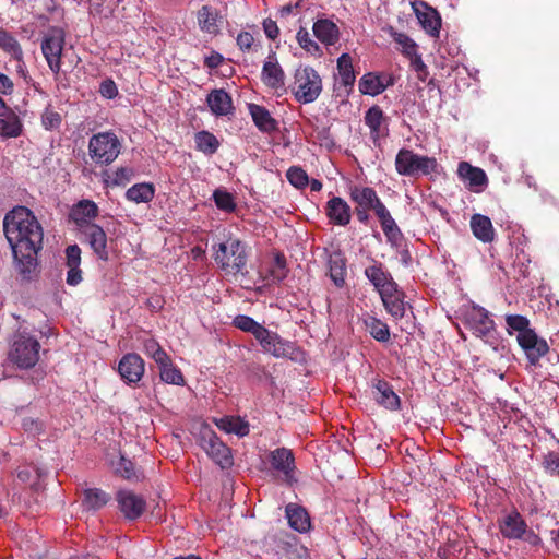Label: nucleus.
Returning <instances> with one entry per match:
<instances>
[{
	"instance_id": "47",
	"label": "nucleus",
	"mask_w": 559,
	"mask_h": 559,
	"mask_svg": "<svg viewBox=\"0 0 559 559\" xmlns=\"http://www.w3.org/2000/svg\"><path fill=\"white\" fill-rule=\"evenodd\" d=\"M143 350L144 353L151 357L156 365L162 364L163 360L166 361L169 356L159 345V343L155 338H146L143 342Z\"/></svg>"
},
{
	"instance_id": "50",
	"label": "nucleus",
	"mask_w": 559,
	"mask_h": 559,
	"mask_svg": "<svg viewBox=\"0 0 559 559\" xmlns=\"http://www.w3.org/2000/svg\"><path fill=\"white\" fill-rule=\"evenodd\" d=\"M286 177L289 183L298 189H304L309 183V177L307 173L300 167H290L287 170Z\"/></svg>"
},
{
	"instance_id": "64",
	"label": "nucleus",
	"mask_w": 559,
	"mask_h": 559,
	"mask_svg": "<svg viewBox=\"0 0 559 559\" xmlns=\"http://www.w3.org/2000/svg\"><path fill=\"white\" fill-rule=\"evenodd\" d=\"M371 210H368V209H361V207H356L355 206V214L357 216V219L361 223V224H368L369 219H370V212Z\"/></svg>"
},
{
	"instance_id": "57",
	"label": "nucleus",
	"mask_w": 559,
	"mask_h": 559,
	"mask_svg": "<svg viewBox=\"0 0 559 559\" xmlns=\"http://www.w3.org/2000/svg\"><path fill=\"white\" fill-rule=\"evenodd\" d=\"M540 337L535 333L534 330L525 332V334H518L516 340L521 348L526 353L527 350H532V346L535 345V341H538Z\"/></svg>"
},
{
	"instance_id": "55",
	"label": "nucleus",
	"mask_w": 559,
	"mask_h": 559,
	"mask_svg": "<svg viewBox=\"0 0 559 559\" xmlns=\"http://www.w3.org/2000/svg\"><path fill=\"white\" fill-rule=\"evenodd\" d=\"M237 46L243 52L257 50L259 44H255L253 35L249 32H240L236 38Z\"/></svg>"
},
{
	"instance_id": "41",
	"label": "nucleus",
	"mask_w": 559,
	"mask_h": 559,
	"mask_svg": "<svg viewBox=\"0 0 559 559\" xmlns=\"http://www.w3.org/2000/svg\"><path fill=\"white\" fill-rule=\"evenodd\" d=\"M385 32L400 46V51L407 58L418 53L417 44L406 34L397 32L394 27L389 26Z\"/></svg>"
},
{
	"instance_id": "48",
	"label": "nucleus",
	"mask_w": 559,
	"mask_h": 559,
	"mask_svg": "<svg viewBox=\"0 0 559 559\" xmlns=\"http://www.w3.org/2000/svg\"><path fill=\"white\" fill-rule=\"evenodd\" d=\"M233 323L237 329L247 333H251L254 336V338L263 329V325H261L251 317L245 314L236 316Z\"/></svg>"
},
{
	"instance_id": "59",
	"label": "nucleus",
	"mask_w": 559,
	"mask_h": 559,
	"mask_svg": "<svg viewBox=\"0 0 559 559\" xmlns=\"http://www.w3.org/2000/svg\"><path fill=\"white\" fill-rule=\"evenodd\" d=\"M99 93L103 97L112 99L118 95V87L112 80L107 79L100 83Z\"/></svg>"
},
{
	"instance_id": "49",
	"label": "nucleus",
	"mask_w": 559,
	"mask_h": 559,
	"mask_svg": "<svg viewBox=\"0 0 559 559\" xmlns=\"http://www.w3.org/2000/svg\"><path fill=\"white\" fill-rule=\"evenodd\" d=\"M506 323L508 325V332L511 334L512 331H516L518 334H525L527 331H532L530 328V321L526 317L520 314H509L506 317Z\"/></svg>"
},
{
	"instance_id": "38",
	"label": "nucleus",
	"mask_w": 559,
	"mask_h": 559,
	"mask_svg": "<svg viewBox=\"0 0 559 559\" xmlns=\"http://www.w3.org/2000/svg\"><path fill=\"white\" fill-rule=\"evenodd\" d=\"M154 197L155 187L148 182L135 183L126 192V198L134 203H148Z\"/></svg>"
},
{
	"instance_id": "33",
	"label": "nucleus",
	"mask_w": 559,
	"mask_h": 559,
	"mask_svg": "<svg viewBox=\"0 0 559 559\" xmlns=\"http://www.w3.org/2000/svg\"><path fill=\"white\" fill-rule=\"evenodd\" d=\"M346 273V259L342 253L333 252L329 258V276L336 287L345 286Z\"/></svg>"
},
{
	"instance_id": "2",
	"label": "nucleus",
	"mask_w": 559,
	"mask_h": 559,
	"mask_svg": "<svg viewBox=\"0 0 559 559\" xmlns=\"http://www.w3.org/2000/svg\"><path fill=\"white\" fill-rule=\"evenodd\" d=\"M348 194L356 207L373 211L380 222L388 242L396 245V242L401 240L402 233L399 226L373 188L353 185L348 189Z\"/></svg>"
},
{
	"instance_id": "11",
	"label": "nucleus",
	"mask_w": 559,
	"mask_h": 559,
	"mask_svg": "<svg viewBox=\"0 0 559 559\" xmlns=\"http://www.w3.org/2000/svg\"><path fill=\"white\" fill-rule=\"evenodd\" d=\"M202 448L222 468H228L233 465L230 449L218 439L214 431L206 430L203 432Z\"/></svg>"
},
{
	"instance_id": "27",
	"label": "nucleus",
	"mask_w": 559,
	"mask_h": 559,
	"mask_svg": "<svg viewBox=\"0 0 559 559\" xmlns=\"http://www.w3.org/2000/svg\"><path fill=\"white\" fill-rule=\"evenodd\" d=\"M385 310L395 319H401L405 313L404 294L397 285L380 293Z\"/></svg>"
},
{
	"instance_id": "63",
	"label": "nucleus",
	"mask_w": 559,
	"mask_h": 559,
	"mask_svg": "<svg viewBox=\"0 0 559 559\" xmlns=\"http://www.w3.org/2000/svg\"><path fill=\"white\" fill-rule=\"evenodd\" d=\"M521 539H524L532 546H537L542 543L540 537L537 534H535L532 530H528V527L525 530V535Z\"/></svg>"
},
{
	"instance_id": "44",
	"label": "nucleus",
	"mask_w": 559,
	"mask_h": 559,
	"mask_svg": "<svg viewBox=\"0 0 559 559\" xmlns=\"http://www.w3.org/2000/svg\"><path fill=\"white\" fill-rule=\"evenodd\" d=\"M0 48L16 61H21L23 58L21 45L13 35L4 29L0 33Z\"/></svg>"
},
{
	"instance_id": "25",
	"label": "nucleus",
	"mask_w": 559,
	"mask_h": 559,
	"mask_svg": "<svg viewBox=\"0 0 559 559\" xmlns=\"http://www.w3.org/2000/svg\"><path fill=\"white\" fill-rule=\"evenodd\" d=\"M365 275L379 294L397 285L383 264L377 261L365 269Z\"/></svg>"
},
{
	"instance_id": "22",
	"label": "nucleus",
	"mask_w": 559,
	"mask_h": 559,
	"mask_svg": "<svg viewBox=\"0 0 559 559\" xmlns=\"http://www.w3.org/2000/svg\"><path fill=\"white\" fill-rule=\"evenodd\" d=\"M81 253L78 245H70L64 250V264L68 267L66 282L69 286H78L83 281V272L80 267Z\"/></svg>"
},
{
	"instance_id": "26",
	"label": "nucleus",
	"mask_w": 559,
	"mask_h": 559,
	"mask_svg": "<svg viewBox=\"0 0 559 559\" xmlns=\"http://www.w3.org/2000/svg\"><path fill=\"white\" fill-rule=\"evenodd\" d=\"M413 5L421 27L431 37H438L441 27V17L439 13L424 3L420 4L421 8L416 7L415 3Z\"/></svg>"
},
{
	"instance_id": "20",
	"label": "nucleus",
	"mask_w": 559,
	"mask_h": 559,
	"mask_svg": "<svg viewBox=\"0 0 559 559\" xmlns=\"http://www.w3.org/2000/svg\"><path fill=\"white\" fill-rule=\"evenodd\" d=\"M255 340L260 343L263 352L274 357H285L288 354V343L285 342L276 332H272L263 326Z\"/></svg>"
},
{
	"instance_id": "12",
	"label": "nucleus",
	"mask_w": 559,
	"mask_h": 559,
	"mask_svg": "<svg viewBox=\"0 0 559 559\" xmlns=\"http://www.w3.org/2000/svg\"><path fill=\"white\" fill-rule=\"evenodd\" d=\"M269 461L271 467L287 484L296 481L295 478V456L292 450L287 448H277L270 452Z\"/></svg>"
},
{
	"instance_id": "31",
	"label": "nucleus",
	"mask_w": 559,
	"mask_h": 559,
	"mask_svg": "<svg viewBox=\"0 0 559 559\" xmlns=\"http://www.w3.org/2000/svg\"><path fill=\"white\" fill-rule=\"evenodd\" d=\"M312 31L314 36L326 46L335 45L340 39L337 25L329 19H319L316 21Z\"/></svg>"
},
{
	"instance_id": "17",
	"label": "nucleus",
	"mask_w": 559,
	"mask_h": 559,
	"mask_svg": "<svg viewBox=\"0 0 559 559\" xmlns=\"http://www.w3.org/2000/svg\"><path fill=\"white\" fill-rule=\"evenodd\" d=\"M498 527L504 538L521 539L525 535L527 524L520 512L512 510L499 519Z\"/></svg>"
},
{
	"instance_id": "1",
	"label": "nucleus",
	"mask_w": 559,
	"mask_h": 559,
	"mask_svg": "<svg viewBox=\"0 0 559 559\" xmlns=\"http://www.w3.org/2000/svg\"><path fill=\"white\" fill-rule=\"evenodd\" d=\"M3 231L21 273L33 272L44 239L43 226L35 214L26 206H14L3 218Z\"/></svg>"
},
{
	"instance_id": "60",
	"label": "nucleus",
	"mask_w": 559,
	"mask_h": 559,
	"mask_svg": "<svg viewBox=\"0 0 559 559\" xmlns=\"http://www.w3.org/2000/svg\"><path fill=\"white\" fill-rule=\"evenodd\" d=\"M263 31L265 36L271 39L275 40L280 35V28L275 21L272 19H265L262 23Z\"/></svg>"
},
{
	"instance_id": "43",
	"label": "nucleus",
	"mask_w": 559,
	"mask_h": 559,
	"mask_svg": "<svg viewBox=\"0 0 559 559\" xmlns=\"http://www.w3.org/2000/svg\"><path fill=\"white\" fill-rule=\"evenodd\" d=\"M365 325L376 341L385 343L390 340V329L388 324L382 322L380 319L373 316H368L365 319Z\"/></svg>"
},
{
	"instance_id": "8",
	"label": "nucleus",
	"mask_w": 559,
	"mask_h": 559,
	"mask_svg": "<svg viewBox=\"0 0 559 559\" xmlns=\"http://www.w3.org/2000/svg\"><path fill=\"white\" fill-rule=\"evenodd\" d=\"M66 33L59 26H49L44 33L41 39V52L49 67L55 73L59 74L61 70V57L64 47Z\"/></svg>"
},
{
	"instance_id": "13",
	"label": "nucleus",
	"mask_w": 559,
	"mask_h": 559,
	"mask_svg": "<svg viewBox=\"0 0 559 559\" xmlns=\"http://www.w3.org/2000/svg\"><path fill=\"white\" fill-rule=\"evenodd\" d=\"M119 511L130 521L139 519L146 508V501L141 496L129 489H120L116 493Z\"/></svg>"
},
{
	"instance_id": "37",
	"label": "nucleus",
	"mask_w": 559,
	"mask_h": 559,
	"mask_svg": "<svg viewBox=\"0 0 559 559\" xmlns=\"http://www.w3.org/2000/svg\"><path fill=\"white\" fill-rule=\"evenodd\" d=\"M110 497L104 490L98 488H88L83 492L82 506L87 511H97L105 507Z\"/></svg>"
},
{
	"instance_id": "6",
	"label": "nucleus",
	"mask_w": 559,
	"mask_h": 559,
	"mask_svg": "<svg viewBox=\"0 0 559 559\" xmlns=\"http://www.w3.org/2000/svg\"><path fill=\"white\" fill-rule=\"evenodd\" d=\"M322 90V79L317 70L309 66L296 70L292 91L298 103L310 104L316 102Z\"/></svg>"
},
{
	"instance_id": "42",
	"label": "nucleus",
	"mask_w": 559,
	"mask_h": 559,
	"mask_svg": "<svg viewBox=\"0 0 559 559\" xmlns=\"http://www.w3.org/2000/svg\"><path fill=\"white\" fill-rule=\"evenodd\" d=\"M194 142L197 150L207 156L215 154L221 145L218 139L205 130L195 133Z\"/></svg>"
},
{
	"instance_id": "39",
	"label": "nucleus",
	"mask_w": 559,
	"mask_h": 559,
	"mask_svg": "<svg viewBox=\"0 0 559 559\" xmlns=\"http://www.w3.org/2000/svg\"><path fill=\"white\" fill-rule=\"evenodd\" d=\"M22 131V121L14 111L9 110L4 118H0V135L2 138H17Z\"/></svg>"
},
{
	"instance_id": "23",
	"label": "nucleus",
	"mask_w": 559,
	"mask_h": 559,
	"mask_svg": "<svg viewBox=\"0 0 559 559\" xmlns=\"http://www.w3.org/2000/svg\"><path fill=\"white\" fill-rule=\"evenodd\" d=\"M98 215V206L91 200H81L74 204L70 212V218L75 223L79 230L86 225H93L92 221Z\"/></svg>"
},
{
	"instance_id": "18",
	"label": "nucleus",
	"mask_w": 559,
	"mask_h": 559,
	"mask_svg": "<svg viewBox=\"0 0 559 559\" xmlns=\"http://www.w3.org/2000/svg\"><path fill=\"white\" fill-rule=\"evenodd\" d=\"M467 323L477 337H490L495 331V322L483 307H473L467 314Z\"/></svg>"
},
{
	"instance_id": "19",
	"label": "nucleus",
	"mask_w": 559,
	"mask_h": 559,
	"mask_svg": "<svg viewBox=\"0 0 559 559\" xmlns=\"http://www.w3.org/2000/svg\"><path fill=\"white\" fill-rule=\"evenodd\" d=\"M80 233L99 260H108L107 235L97 224L86 225Z\"/></svg>"
},
{
	"instance_id": "35",
	"label": "nucleus",
	"mask_w": 559,
	"mask_h": 559,
	"mask_svg": "<svg viewBox=\"0 0 559 559\" xmlns=\"http://www.w3.org/2000/svg\"><path fill=\"white\" fill-rule=\"evenodd\" d=\"M216 426L227 432L235 433L238 437H245L249 433V423L241 417L224 416L215 420Z\"/></svg>"
},
{
	"instance_id": "62",
	"label": "nucleus",
	"mask_w": 559,
	"mask_h": 559,
	"mask_svg": "<svg viewBox=\"0 0 559 559\" xmlns=\"http://www.w3.org/2000/svg\"><path fill=\"white\" fill-rule=\"evenodd\" d=\"M223 56L214 51L204 59V66H206L210 69H216L223 63Z\"/></svg>"
},
{
	"instance_id": "3",
	"label": "nucleus",
	"mask_w": 559,
	"mask_h": 559,
	"mask_svg": "<svg viewBox=\"0 0 559 559\" xmlns=\"http://www.w3.org/2000/svg\"><path fill=\"white\" fill-rule=\"evenodd\" d=\"M213 259L225 274L242 273L248 261V250L239 238L228 237L212 246Z\"/></svg>"
},
{
	"instance_id": "28",
	"label": "nucleus",
	"mask_w": 559,
	"mask_h": 559,
	"mask_svg": "<svg viewBox=\"0 0 559 559\" xmlns=\"http://www.w3.org/2000/svg\"><path fill=\"white\" fill-rule=\"evenodd\" d=\"M390 84L392 82L388 75L369 72L359 80V91L361 94L376 96L384 92Z\"/></svg>"
},
{
	"instance_id": "52",
	"label": "nucleus",
	"mask_w": 559,
	"mask_h": 559,
	"mask_svg": "<svg viewBox=\"0 0 559 559\" xmlns=\"http://www.w3.org/2000/svg\"><path fill=\"white\" fill-rule=\"evenodd\" d=\"M549 350V346L544 338L535 341V345L532 346V350L525 353L531 365L535 366L539 359L545 356Z\"/></svg>"
},
{
	"instance_id": "36",
	"label": "nucleus",
	"mask_w": 559,
	"mask_h": 559,
	"mask_svg": "<svg viewBox=\"0 0 559 559\" xmlns=\"http://www.w3.org/2000/svg\"><path fill=\"white\" fill-rule=\"evenodd\" d=\"M337 71L341 84L349 92L356 81V75L353 68V59L348 53H342L337 58Z\"/></svg>"
},
{
	"instance_id": "34",
	"label": "nucleus",
	"mask_w": 559,
	"mask_h": 559,
	"mask_svg": "<svg viewBox=\"0 0 559 559\" xmlns=\"http://www.w3.org/2000/svg\"><path fill=\"white\" fill-rule=\"evenodd\" d=\"M471 228L474 236L483 242L493 240L495 230L489 217L481 214H474L471 218Z\"/></svg>"
},
{
	"instance_id": "7",
	"label": "nucleus",
	"mask_w": 559,
	"mask_h": 559,
	"mask_svg": "<svg viewBox=\"0 0 559 559\" xmlns=\"http://www.w3.org/2000/svg\"><path fill=\"white\" fill-rule=\"evenodd\" d=\"M395 169L401 176H427L438 171V163L435 157L418 155L412 150L401 148L395 157Z\"/></svg>"
},
{
	"instance_id": "15",
	"label": "nucleus",
	"mask_w": 559,
	"mask_h": 559,
	"mask_svg": "<svg viewBox=\"0 0 559 559\" xmlns=\"http://www.w3.org/2000/svg\"><path fill=\"white\" fill-rule=\"evenodd\" d=\"M388 117L379 106L370 107L364 117L365 124L370 130V138L374 145H380V141L389 134Z\"/></svg>"
},
{
	"instance_id": "61",
	"label": "nucleus",
	"mask_w": 559,
	"mask_h": 559,
	"mask_svg": "<svg viewBox=\"0 0 559 559\" xmlns=\"http://www.w3.org/2000/svg\"><path fill=\"white\" fill-rule=\"evenodd\" d=\"M13 90V81L8 75L0 72V93L3 95H11Z\"/></svg>"
},
{
	"instance_id": "32",
	"label": "nucleus",
	"mask_w": 559,
	"mask_h": 559,
	"mask_svg": "<svg viewBox=\"0 0 559 559\" xmlns=\"http://www.w3.org/2000/svg\"><path fill=\"white\" fill-rule=\"evenodd\" d=\"M211 111L216 116H227L234 109L230 95L223 88L213 90L206 98Z\"/></svg>"
},
{
	"instance_id": "9",
	"label": "nucleus",
	"mask_w": 559,
	"mask_h": 559,
	"mask_svg": "<svg viewBox=\"0 0 559 559\" xmlns=\"http://www.w3.org/2000/svg\"><path fill=\"white\" fill-rule=\"evenodd\" d=\"M197 25L201 33L211 37H216L221 34L225 15L222 11L211 4H203L195 12Z\"/></svg>"
},
{
	"instance_id": "54",
	"label": "nucleus",
	"mask_w": 559,
	"mask_h": 559,
	"mask_svg": "<svg viewBox=\"0 0 559 559\" xmlns=\"http://www.w3.org/2000/svg\"><path fill=\"white\" fill-rule=\"evenodd\" d=\"M61 115L47 108L41 115V124L46 130H56L61 126Z\"/></svg>"
},
{
	"instance_id": "45",
	"label": "nucleus",
	"mask_w": 559,
	"mask_h": 559,
	"mask_svg": "<svg viewBox=\"0 0 559 559\" xmlns=\"http://www.w3.org/2000/svg\"><path fill=\"white\" fill-rule=\"evenodd\" d=\"M115 473L128 480H140L143 478L142 473L135 469V465L132 461L120 456L117 463L114 464Z\"/></svg>"
},
{
	"instance_id": "21",
	"label": "nucleus",
	"mask_w": 559,
	"mask_h": 559,
	"mask_svg": "<svg viewBox=\"0 0 559 559\" xmlns=\"http://www.w3.org/2000/svg\"><path fill=\"white\" fill-rule=\"evenodd\" d=\"M459 177L467 185V187L475 191H483L488 183L486 173L478 167L472 166L467 162H461L457 166Z\"/></svg>"
},
{
	"instance_id": "40",
	"label": "nucleus",
	"mask_w": 559,
	"mask_h": 559,
	"mask_svg": "<svg viewBox=\"0 0 559 559\" xmlns=\"http://www.w3.org/2000/svg\"><path fill=\"white\" fill-rule=\"evenodd\" d=\"M157 366L159 369V377L163 382L174 385L185 384V377L182 372L173 364L169 356L166 361L163 360V362L157 364Z\"/></svg>"
},
{
	"instance_id": "53",
	"label": "nucleus",
	"mask_w": 559,
	"mask_h": 559,
	"mask_svg": "<svg viewBox=\"0 0 559 559\" xmlns=\"http://www.w3.org/2000/svg\"><path fill=\"white\" fill-rule=\"evenodd\" d=\"M270 274L273 281L281 282L287 275L286 260L281 253H277L274 258L273 265L270 270Z\"/></svg>"
},
{
	"instance_id": "10",
	"label": "nucleus",
	"mask_w": 559,
	"mask_h": 559,
	"mask_svg": "<svg viewBox=\"0 0 559 559\" xmlns=\"http://www.w3.org/2000/svg\"><path fill=\"white\" fill-rule=\"evenodd\" d=\"M372 400L381 407L396 412L401 409V399L386 380L376 377L370 381Z\"/></svg>"
},
{
	"instance_id": "16",
	"label": "nucleus",
	"mask_w": 559,
	"mask_h": 559,
	"mask_svg": "<svg viewBox=\"0 0 559 559\" xmlns=\"http://www.w3.org/2000/svg\"><path fill=\"white\" fill-rule=\"evenodd\" d=\"M261 80L267 87L276 92L285 88V72L274 52L269 55L263 63Z\"/></svg>"
},
{
	"instance_id": "51",
	"label": "nucleus",
	"mask_w": 559,
	"mask_h": 559,
	"mask_svg": "<svg viewBox=\"0 0 559 559\" xmlns=\"http://www.w3.org/2000/svg\"><path fill=\"white\" fill-rule=\"evenodd\" d=\"M296 39L299 46L311 55H317L320 52V46L311 38L309 32L306 28H299L296 35Z\"/></svg>"
},
{
	"instance_id": "24",
	"label": "nucleus",
	"mask_w": 559,
	"mask_h": 559,
	"mask_svg": "<svg viewBox=\"0 0 559 559\" xmlns=\"http://www.w3.org/2000/svg\"><path fill=\"white\" fill-rule=\"evenodd\" d=\"M325 214L332 224L338 226L348 225L352 218L350 206L340 197H333L326 202Z\"/></svg>"
},
{
	"instance_id": "4",
	"label": "nucleus",
	"mask_w": 559,
	"mask_h": 559,
	"mask_svg": "<svg viewBox=\"0 0 559 559\" xmlns=\"http://www.w3.org/2000/svg\"><path fill=\"white\" fill-rule=\"evenodd\" d=\"M39 341L26 331H16L8 353L9 361L20 369L33 368L39 360Z\"/></svg>"
},
{
	"instance_id": "30",
	"label": "nucleus",
	"mask_w": 559,
	"mask_h": 559,
	"mask_svg": "<svg viewBox=\"0 0 559 559\" xmlns=\"http://www.w3.org/2000/svg\"><path fill=\"white\" fill-rule=\"evenodd\" d=\"M248 109L255 127L261 132L272 133L278 129V122L264 106L250 104Z\"/></svg>"
},
{
	"instance_id": "29",
	"label": "nucleus",
	"mask_w": 559,
	"mask_h": 559,
	"mask_svg": "<svg viewBox=\"0 0 559 559\" xmlns=\"http://www.w3.org/2000/svg\"><path fill=\"white\" fill-rule=\"evenodd\" d=\"M285 514L293 530L299 533H306L310 530V515L304 507L296 503H288L285 508Z\"/></svg>"
},
{
	"instance_id": "56",
	"label": "nucleus",
	"mask_w": 559,
	"mask_h": 559,
	"mask_svg": "<svg viewBox=\"0 0 559 559\" xmlns=\"http://www.w3.org/2000/svg\"><path fill=\"white\" fill-rule=\"evenodd\" d=\"M411 68L416 72L417 79L421 82H425L429 75V71L427 66L421 59L419 53L409 58Z\"/></svg>"
},
{
	"instance_id": "46",
	"label": "nucleus",
	"mask_w": 559,
	"mask_h": 559,
	"mask_svg": "<svg viewBox=\"0 0 559 559\" xmlns=\"http://www.w3.org/2000/svg\"><path fill=\"white\" fill-rule=\"evenodd\" d=\"M213 200L217 209L221 211L231 213L236 210L237 205L234 195L225 189H215L213 192Z\"/></svg>"
},
{
	"instance_id": "5",
	"label": "nucleus",
	"mask_w": 559,
	"mask_h": 559,
	"mask_svg": "<svg viewBox=\"0 0 559 559\" xmlns=\"http://www.w3.org/2000/svg\"><path fill=\"white\" fill-rule=\"evenodd\" d=\"M88 156L98 166H107L119 156L122 144L114 131L93 134L88 140Z\"/></svg>"
},
{
	"instance_id": "58",
	"label": "nucleus",
	"mask_w": 559,
	"mask_h": 559,
	"mask_svg": "<svg viewBox=\"0 0 559 559\" xmlns=\"http://www.w3.org/2000/svg\"><path fill=\"white\" fill-rule=\"evenodd\" d=\"M544 467L548 474L559 476V453L549 452L545 456Z\"/></svg>"
},
{
	"instance_id": "14",
	"label": "nucleus",
	"mask_w": 559,
	"mask_h": 559,
	"mask_svg": "<svg viewBox=\"0 0 559 559\" xmlns=\"http://www.w3.org/2000/svg\"><path fill=\"white\" fill-rule=\"evenodd\" d=\"M145 371V362L139 354L128 353L123 355L118 364V372L121 379L128 384L138 383Z\"/></svg>"
}]
</instances>
